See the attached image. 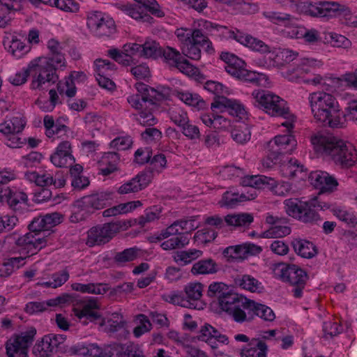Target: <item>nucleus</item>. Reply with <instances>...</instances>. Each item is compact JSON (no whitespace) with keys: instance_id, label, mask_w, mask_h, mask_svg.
<instances>
[{"instance_id":"nucleus-4","label":"nucleus","mask_w":357,"mask_h":357,"mask_svg":"<svg viewBox=\"0 0 357 357\" xmlns=\"http://www.w3.org/2000/svg\"><path fill=\"white\" fill-rule=\"evenodd\" d=\"M31 80L30 88L35 91H46L59 79V70L65 68L58 67L49 58L37 57L29 63Z\"/></svg>"},{"instance_id":"nucleus-61","label":"nucleus","mask_w":357,"mask_h":357,"mask_svg":"<svg viewBox=\"0 0 357 357\" xmlns=\"http://www.w3.org/2000/svg\"><path fill=\"white\" fill-rule=\"evenodd\" d=\"M188 243L189 239L188 237L183 234H179L170 238H167L161 243L160 247L164 250H172L182 248L188 245Z\"/></svg>"},{"instance_id":"nucleus-21","label":"nucleus","mask_w":357,"mask_h":357,"mask_svg":"<svg viewBox=\"0 0 357 357\" xmlns=\"http://www.w3.org/2000/svg\"><path fill=\"white\" fill-rule=\"evenodd\" d=\"M310 183L322 192H332L337 189V179L326 172L315 171L308 176Z\"/></svg>"},{"instance_id":"nucleus-41","label":"nucleus","mask_w":357,"mask_h":357,"mask_svg":"<svg viewBox=\"0 0 357 357\" xmlns=\"http://www.w3.org/2000/svg\"><path fill=\"white\" fill-rule=\"evenodd\" d=\"M26 122L22 116L17 114L0 123V132L4 135L12 133H20L24 128Z\"/></svg>"},{"instance_id":"nucleus-44","label":"nucleus","mask_w":357,"mask_h":357,"mask_svg":"<svg viewBox=\"0 0 357 357\" xmlns=\"http://www.w3.org/2000/svg\"><path fill=\"white\" fill-rule=\"evenodd\" d=\"M47 48L50 50V55L47 56H41L42 58H49L52 63H55L58 67L65 68L67 62L64 54L62 53L61 44L54 39H51L47 43Z\"/></svg>"},{"instance_id":"nucleus-59","label":"nucleus","mask_w":357,"mask_h":357,"mask_svg":"<svg viewBox=\"0 0 357 357\" xmlns=\"http://www.w3.org/2000/svg\"><path fill=\"white\" fill-rule=\"evenodd\" d=\"M243 298H238L236 294L230 293L229 291L226 294L218 300L220 308L229 312L231 310L234 309L235 306H239L242 303Z\"/></svg>"},{"instance_id":"nucleus-33","label":"nucleus","mask_w":357,"mask_h":357,"mask_svg":"<svg viewBox=\"0 0 357 357\" xmlns=\"http://www.w3.org/2000/svg\"><path fill=\"white\" fill-rule=\"evenodd\" d=\"M218 111L213 112L211 114H202L200 119L206 126L213 128L218 131H225L231 126V121L222 114H215Z\"/></svg>"},{"instance_id":"nucleus-56","label":"nucleus","mask_w":357,"mask_h":357,"mask_svg":"<svg viewBox=\"0 0 357 357\" xmlns=\"http://www.w3.org/2000/svg\"><path fill=\"white\" fill-rule=\"evenodd\" d=\"M126 324V321L121 314L114 312L104 321L102 325L108 332L114 333L123 328Z\"/></svg>"},{"instance_id":"nucleus-30","label":"nucleus","mask_w":357,"mask_h":357,"mask_svg":"<svg viewBox=\"0 0 357 357\" xmlns=\"http://www.w3.org/2000/svg\"><path fill=\"white\" fill-rule=\"evenodd\" d=\"M197 339L210 344L212 348H217L215 340L222 344L229 343L228 337L208 324H204L199 331Z\"/></svg>"},{"instance_id":"nucleus-18","label":"nucleus","mask_w":357,"mask_h":357,"mask_svg":"<svg viewBox=\"0 0 357 357\" xmlns=\"http://www.w3.org/2000/svg\"><path fill=\"white\" fill-rule=\"evenodd\" d=\"M266 222L273 226L261 233V236L262 238H281L289 235L291 232V229L286 226L287 219L284 217L267 213Z\"/></svg>"},{"instance_id":"nucleus-17","label":"nucleus","mask_w":357,"mask_h":357,"mask_svg":"<svg viewBox=\"0 0 357 357\" xmlns=\"http://www.w3.org/2000/svg\"><path fill=\"white\" fill-rule=\"evenodd\" d=\"M161 55L167 64L176 67L183 74L188 76H193L197 74V69L184 59L176 49L167 47L162 50Z\"/></svg>"},{"instance_id":"nucleus-23","label":"nucleus","mask_w":357,"mask_h":357,"mask_svg":"<svg viewBox=\"0 0 357 357\" xmlns=\"http://www.w3.org/2000/svg\"><path fill=\"white\" fill-rule=\"evenodd\" d=\"M176 35L179 41H190L206 49L209 51L211 49V43L208 37L201 29H189L180 28L176 29Z\"/></svg>"},{"instance_id":"nucleus-14","label":"nucleus","mask_w":357,"mask_h":357,"mask_svg":"<svg viewBox=\"0 0 357 357\" xmlns=\"http://www.w3.org/2000/svg\"><path fill=\"white\" fill-rule=\"evenodd\" d=\"M66 336L59 334H47L38 340L33 348L36 357H53L58 347L64 342Z\"/></svg>"},{"instance_id":"nucleus-49","label":"nucleus","mask_w":357,"mask_h":357,"mask_svg":"<svg viewBox=\"0 0 357 357\" xmlns=\"http://www.w3.org/2000/svg\"><path fill=\"white\" fill-rule=\"evenodd\" d=\"M203 252L200 250L190 249L188 250L178 251L173 255L174 261L181 265L185 266L190 264L192 261L201 257Z\"/></svg>"},{"instance_id":"nucleus-6","label":"nucleus","mask_w":357,"mask_h":357,"mask_svg":"<svg viewBox=\"0 0 357 357\" xmlns=\"http://www.w3.org/2000/svg\"><path fill=\"white\" fill-rule=\"evenodd\" d=\"M295 8L298 13L314 17H335V12L347 10L337 1H299Z\"/></svg>"},{"instance_id":"nucleus-25","label":"nucleus","mask_w":357,"mask_h":357,"mask_svg":"<svg viewBox=\"0 0 357 357\" xmlns=\"http://www.w3.org/2000/svg\"><path fill=\"white\" fill-rule=\"evenodd\" d=\"M280 172L282 176L297 181H305L309 176L307 169L295 158L284 161L280 166Z\"/></svg>"},{"instance_id":"nucleus-2","label":"nucleus","mask_w":357,"mask_h":357,"mask_svg":"<svg viewBox=\"0 0 357 357\" xmlns=\"http://www.w3.org/2000/svg\"><path fill=\"white\" fill-rule=\"evenodd\" d=\"M323 66L320 60L312 58H302L294 67L289 68L282 73L283 77L291 82L304 83L314 86H323L326 90L339 87L342 79L331 75H321L315 71Z\"/></svg>"},{"instance_id":"nucleus-15","label":"nucleus","mask_w":357,"mask_h":357,"mask_svg":"<svg viewBox=\"0 0 357 357\" xmlns=\"http://www.w3.org/2000/svg\"><path fill=\"white\" fill-rule=\"evenodd\" d=\"M113 193L110 191L100 192L83 197L77 201L78 208L85 213H92L106 207L112 199Z\"/></svg>"},{"instance_id":"nucleus-39","label":"nucleus","mask_w":357,"mask_h":357,"mask_svg":"<svg viewBox=\"0 0 357 357\" xmlns=\"http://www.w3.org/2000/svg\"><path fill=\"white\" fill-rule=\"evenodd\" d=\"M29 1L36 6L43 3L69 13H76L79 9V4L75 0H29Z\"/></svg>"},{"instance_id":"nucleus-34","label":"nucleus","mask_w":357,"mask_h":357,"mask_svg":"<svg viewBox=\"0 0 357 357\" xmlns=\"http://www.w3.org/2000/svg\"><path fill=\"white\" fill-rule=\"evenodd\" d=\"M220 58L225 62V70L233 77L241 79L244 70V61L232 54L223 52Z\"/></svg>"},{"instance_id":"nucleus-29","label":"nucleus","mask_w":357,"mask_h":357,"mask_svg":"<svg viewBox=\"0 0 357 357\" xmlns=\"http://www.w3.org/2000/svg\"><path fill=\"white\" fill-rule=\"evenodd\" d=\"M63 215L60 213H47L35 218L29 225V229L33 231L43 232L60 224L63 221Z\"/></svg>"},{"instance_id":"nucleus-24","label":"nucleus","mask_w":357,"mask_h":357,"mask_svg":"<svg viewBox=\"0 0 357 357\" xmlns=\"http://www.w3.org/2000/svg\"><path fill=\"white\" fill-rule=\"evenodd\" d=\"M251 188L246 192L239 193L234 189H230L226 191L222 197L220 204L227 208H234L242 202L254 199L257 197V188Z\"/></svg>"},{"instance_id":"nucleus-22","label":"nucleus","mask_w":357,"mask_h":357,"mask_svg":"<svg viewBox=\"0 0 357 357\" xmlns=\"http://www.w3.org/2000/svg\"><path fill=\"white\" fill-rule=\"evenodd\" d=\"M124 50L131 54H136L145 58L156 59L162 54V50L155 40H146L143 45L126 44L124 45Z\"/></svg>"},{"instance_id":"nucleus-26","label":"nucleus","mask_w":357,"mask_h":357,"mask_svg":"<svg viewBox=\"0 0 357 357\" xmlns=\"http://www.w3.org/2000/svg\"><path fill=\"white\" fill-rule=\"evenodd\" d=\"M52 163L57 167H67L75 162L72 155L71 144L68 141H63L59 144L55 152L51 155Z\"/></svg>"},{"instance_id":"nucleus-43","label":"nucleus","mask_w":357,"mask_h":357,"mask_svg":"<svg viewBox=\"0 0 357 357\" xmlns=\"http://www.w3.org/2000/svg\"><path fill=\"white\" fill-rule=\"evenodd\" d=\"M291 245L295 252L303 258L310 259L317 254L315 245L309 241L296 238L292 241Z\"/></svg>"},{"instance_id":"nucleus-50","label":"nucleus","mask_w":357,"mask_h":357,"mask_svg":"<svg viewBox=\"0 0 357 357\" xmlns=\"http://www.w3.org/2000/svg\"><path fill=\"white\" fill-rule=\"evenodd\" d=\"M71 288L76 291L93 294H104L108 291L107 285L102 283L82 284L75 282L71 284Z\"/></svg>"},{"instance_id":"nucleus-62","label":"nucleus","mask_w":357,"mask_h":357,"mask_svg":"<svg viewBox=\"0 0 357 357\" xmlns=\"http://www.w3.org/2000/svg\"><path fill=\"white\" fill-rule=\"evenodd\" d=\"M333 215L340 221L344 222L349 226L357 225V216L351 211H348L345 207L337 206L333 209Z\"/></svg>"},{"instance_id":"nucleus-9","label":"nucleus","mask_w":357,"mask_h":357,"mask_svg":"<svg viewBox=\"0 0 357 357\" xmlns=\"http://www.w3.org/2000/svg\"><path fill=\"white\" fill-rule=\"evenodd\" d=\"M243 186L260 188L267 185L270 190L276 195L285 196L292 190L291 184L287 181H276L274 178L266 176H252L243 178Z\"/></svg>"},{"instance_id":"nucleus-35","label":"nucleus","mask_w":357,"mask_h":357,"mask_svg":"<svg viewBox=\"0 0 357 357\" xmlns=\"http://www.w3.org/2000/svg\"><path fill=\"white\" fill-rule=\"evenodd\" d=\"M70 278L69 273L67 270L52 273L48 280L45 278H38V281L36 283V287H43L45 289H56L64 284Z\"/></svg>"},{"instance_id":"nucleus-57","label":"nucleus","mask_w":357,"mask_h":357,"mask_svg":"<svg viewBox=\"0 0 357 357\" xmlns=\"http://www.w3.org/2000/svg\"><path fill=\"white\" fill-rule=\"evenodd\" d=\"M24 178L31 183H34L38 186L45 187L52 185L53 177L51 174L44 173L39 174L35 171L27 172L24 174Z\"/></svg>"},{"instance_id":"nucleus-1","label":"nucleus","mask_w":357,"mask_h":357,"mask_svg":"<svg viewBox=\"0 0 357 357\" xmlns=\"http://www.w3.org/2000/svg\"><path fill=\"white\" fill-rule=\"evenodd\" d=\"M315 152L328 158L343 168L354 166L357 162V151L350 143L330 133L317 132L311 136Z\"/></svg>"},{"instance_id":"nucleus-8","label":"nucleus","mask_w":357,"mask_h":357,"mask_svg":"<svg viewBox=\"0 0 357 357\" xmlns=\"http://www.w3.org/2000/svg\"><path fill=\"white\" fill-rule=\"evenodd\" d=\"M36 330L31 328L20 334L13 335L6 342L8 357H28V349L32 344Z\"/></svg>"},{"instance_id":"nucleus-45","label":"nucleus","mask_w":357,"mask_h":357,"mask_svg":"<svg viewBox=\"0 0 357 357\" xmlns=\"http://www.w3.org/2000/svg\"><path fill=\"white\" fill-rule=\"evenodd\" d=\"M254 218L251 213H238L228 214L225 217V222L229 227L235 229L248 227L253 222Z\"/></svg>"},{"instance_id":"nucleus-37","label":"nucleus","mask_w":357,"mask_h":357,"mask_svg":"<svg viewBox=\"0 0 357 357\" xmlns=\"http://www.w3.org/2000/svg\"><path fill=\"white\" fill-rule=\"evenodd\" d=\"M118 9L133 18L134 20L142 22L151 23L153 18L138 5L118 3L116 4Z\"/></svg>"},{"instance_id":"nucleus-60","label":"nucleus","mask_w":357,"mask_h":357,"mask_svg":"<svg viewBox=\"0 0 357 357\" xmlns=\"http://www.w3.org/2000/svg\"><path fill=\"white\" fill-rule=\"evenodd\" d=\"M306 202H303L298 199L290 198L284 202V210L287 215L298 219Z\"/></svg>"},{"instance_id":"nucleus-63","label":"nucleus","mask_w":357,"mask_h":357,"mask_svg":"<svg viewBox=\"0 0 357 357\" xmlns=\"http://www.w3.org/2000/svg\"><path fill=\"white\" fill-rule=\"evenodd\" d=\"M250 303H252V300L247 298L242 299V303L239 304V306H235V307L231 310L228 313L231 315L235 321L242 323L248 320L245 310L250 311V308L248 307Z\"/></svg>"},{"instance_id":"nucleus-20","label":"nucleus","mask_w":357,"mask_h":357,"mask_svg":"<svg viewBox=\"0 0 357 357\" xmlns=\"http://www.w3.org/2000/svg\"><path fill=\"white\" fill-rule=\"evenodd\" d=\"M99 305L96 298H88L80 300L73 307V312L79 319L85 318L90 321L99 318Z\"/></svg>"},{"instance_id":"nucleus-19","label":"nucleus","mask_w":357,"mask_h":357,"mask_svg":"<svg viewBox=\"0 0 357 357\" xmlns=\"http://www.w3.org/2000/svg\"><path fill=\"white\" fill-rule=\"evenodd\" d=\"M262 251L260 246L250 243L232 245L226 248L223 255L228 260H243L249 255L259 254Z\"/></svg>"},{"instance_id":"nucleus-27","label":"nucleus","mask_w":357,"mask_h":357,"mask_svg":"<svg viewBox=\"0 0 357 357\" xmlns=\"http://www.w3.org/2000/svg\"><path fill=\"white\" fill-rule=\"evenodd\" d=\"M233 31L234 33L231 34L230 39L235 40L253 51L261 53L270 52V47L262 40L250 34L245 33L237 29H234Z\"/></svg>"},{"instance_id":"nucleus-51","label":"nucleus","mask_w":357,"mask_h":357,"mask_svg":"<svg viewBox=\"0 0 357 357\" xmlns=\"http://www.w3.org/2000/svg\"><path fill=\"white\" fill-rule=\"evenodd\" d=\"M176 97L185 105L198 109L204 107V101L197 93L188 91H178L176 92Z\"/></svg>"},{"instance_id":"nucleus-52","label":"nucleus","mask_w":357,"mask_h":357,"mask_svg":"<svg viewBox=\"0 0 357 357\" xmlns=\"http://www.w3.org/2000/svg\"><path fill=\"white\" fill-rule=\"evenodd\" d=\"M163 301L169 303L180 305L183 307L195 308L196 305L190 301L186 299L181 292L178 291H172L165 293L162 295Z\"/></svg>"},{"instance_id":"nucleus-13","label":"nucleus","mask_w":357,"mask_h":357,"mask_svg":"<svg viewBox=\"0 0 357 357\" xmlns=\"http://www.w3.org/2000/svg\"><path fill=\"white\" fill-rule=\"evenodd\" d=\"M273 271L275 277L292 285L303 286L307 278L306 272L296 265L277 264L274 265Z\"/></svg>"},{"instance_id":"nucleus-12","label":"nucleus","mask_w":357,"mask_h":357,"mask_svg":"<svg viewBox=\"0 0 357 357\" xmlns=\"http://www.w3.org/2000/svg\"><path fill=\"white\" fill-rule=\"evenodd\" d=\"M121 226L116 222L99 225L91 228L87 232L86 245L89 247L109 242L119 231Z\"/></svg>"},{"instance_id":"nucleus-54","label":"nucleus","mask_w":357,"mask_h":357,"mask_svg":"<svg viewBox=\"0 0 357 357\" xmlns=\"http://www.w3.org/2000/svg\"><path fill=\"white\" fill-rule=\"evenodd\" d=\"M162 213V208L159 206H153L144 211L142 215L135 220L136 223L142 227L148 223L158 220Z\"/></svg>"},{"instance_id":"nucleus-38","label":"nucleus","mask_w":357,"mask_h":357,"mask_svg":"<svg viewBox=\"0 0 357 357\" xmlns=\"http://www.w3.org/2000/svg\"><path fill=\"white\" fill-rule=\"evenodd\" d=\"M3 45L7 51L16 58L22 57L26 52L27 47L17 36L6 33L3 38Z\"/></svg>"},{"instance_id":"nucleus-11","label":"nucleus","mask_w":357,"mask_h":357,"mask_svg":"<svg viewBox=\"0 0 357 357\" xmlns=\"http://www.w3.org/2000/svg\"><path fill=\"white\" fill-rule=\"evenodd\" d=\"M73 351L76 354L88 357H121L120 348L117 344H79L73 347Z\"/></svg>"},{"instance_id":"nucleus-48","label":"nucleus","mask_w":357,"mask_h":357,"mask_svg":"<svg viewBox=\"0 0 357 357\" xmlns=\"http://www.w3.org/2000/svg\"><path fill=\"white\" fill-rule=\"evenodd\" d=\"M243 76H241V80L249 82L255 84L257 86L269 88L271 86V82L268 77L263 73H259L254 71H248L246 69L243 70Z\"/></svg>"},{"instance_id":"nucleus-64","label":"nucleus","mask_w":357,"mask_h":357,"mask_svg":"<svg viewBox=\"0 0 357 357\" xmlns=\"http://www.w3.org/2000/svg\"><path fill=\"white\" fill-rule=\"evenodd\" d=\"M168 115L171 121L179 128L188 123L189 119L187 112L178 106L171 107L168 110Z\"/></svg>"},{"instance_id":"nucleus-40","label":"nucleus","mask_w":357,"mask_h":357,"mask_svg":"<svg viewBox=\"0 0 357 357\" xmlns=\"http://www.w3.org/2000/svg\"><path fill=\"white\" fill-rule=\"evenodd\" d=\"M198 27L204 33H210L211 34L221 36L225 39H230L231 34L234 33V29H230L227 26H221L205 20H199Z\"/></svg>"},{"instance_id":"nucleus-58","label":"nucleus","mask_w":357,"mask_h":357,"mask_svg":"<svg viewBox=\"0 0 357 357\" xmlns=\"http://www.w3.org/2000/svg\"><path fill=\"white\" fill-rule=\"evenodd\" d=\"M232 139L238 144H245L250 139L251 132L249 126L245 123L235 126L231 131Z\"/></svg>"},{"instance_id":"nucleus-28","label":"nucleus","mask_w":357,"mask_h":357,"mask_svg":"<svg viewBox=\"0 0 357 357\" xmlns=\"http://www.w3.org/2000/svg\"><path fill=\"white\" fill-rule=\"evenodd\" d=\"M297 145L294 136L291 135H277L271 140L267 148L271 149L274 153L278 155L290 154L296 149Z\"/></svg>"},{"instance_id":"nucleus-46","label":"nucleus","mask_w":357,"mask_h":357,"mask_svg":"<svg viewBox=\"0 0 357 357\" xmlns=\"http://www.w3.org/2000/svg\"><path fill=\"white\" fill-rule=\"evenodd\" d=\"M236 284L243 289L252 293H261L264 290L262 283L255 277L245 274L236 280Z\"/></svg>"},{"instance_id":"nucleus-53","label":"nucleus","mask_w":357,"mask_h":357,"mask_svg":"<svg viewBox=\"0 0 357 357\" xmlns=\"http://www.w3.org/2000/svg\"><path fill=\"white\" fill-rule=\"evenodd\" d=\"M264 17L271 22L278 26H282L284 28L291 24L295 17L293 15L280 11H269L264 14Z\"/></svg>"},{"instance_id":"nucleus-55","label":"nucleus","mask_w":357,"mask_h":357,"mask_svg":"<svg viewBox=\"0 0 357 357\" xmlns=\"http://www.w3.org/2000/svg\"><path fill=\"white\" fill-rule=\"evenodd\" d=\"M248 307L250 308V311L253 312L255 314L266 321H273L275 319V313L272 309L265 305L252 301Z\"/></svg>"},{"instance_id":"nucleus-16","label":"nucleus","mask_w":357,"mask_h":357,"mask_svg":"<svg viewBox=\"0 0 357 357\" xmlns=\"http://www.w3.org/2000/svg\"><path fill=\"white\" fill-rule=\"evenodd\" d=\"M212 111H220L223 112L227 110L228 112L238 118L239 120H246L248 119V113L245 106L239 101L235 99H229L225 96H220L215 98L211 105Z\"/></svg>"},{"instance_id":"nucleus-47","label":"nucleus","mask_w":357,"mask_h":357,"mask_svg":"<svg viewBox=\"0 0 357 357\" xmlns=\"http://www.w3.org/2000/svg\"><path fill=\"white\" fill-rule=\"evenodd\" d=\"M119 160L118 155L114 152L105 153L98 161L99 170L104 176H107L116 169Z\"/></svg>"},{"instance_id":"nucleus-5","label":"nucleus","mask_w":357,"mask_h":357,"mask_svg":"<svg viewBox=\"0 0 357 357\" xmlns=\"http://www.w3.org/2000/svg\"><path fill=\"white\" fill-rule=\"evenodd\" d=\"M252 104L271 116L287 118L289 109L287 102L270 91L255 89L251 93Z\"/></svg>"},{"instance_id":"nucleus-36","label":"nucleus","mask_w":357,"mask_h":357,"mask_svg":"<svg viewBox=\"0 0 357 357\" xmlns=\"http://www.w3.org/2000/svg\"><path fill=\"white\" fill-rule=\"evenodd\" d=\"M268 347L260 338H252L241 351V357H267Z\"/></svg>"},{"instance_id":"nucleus-10","label":"nucleus","mask_w":357,"mask_h":357,"mask_svg":"<svg viewBox=\"0 0 357 357\" xmlns=\"http://www.w3.org/2000/svg\"><path fill=\"white\" fill-rule=\"evenodd\" d=\"M47 243V238L43 232L33 231L19 237L15 241L20 254L27 258L36 254Z\"/></svg>"},{"instance_id":"nucleus-32","label":"nucleus","mask_w":357,"mask_h":357,"mask_svg":"<svg viewBox=\"0 0 357 357\" xmlns=\"http://www.w3.org/2000/svg\"><path fill=\"white\" fill-rule=\"evenodd\" d=\"M150 176L144 172L138 174L136 176L122 184L118 189L121 195L137 192L145 188L150 183Z\"/></svg>"},{"instance_id":"nucleus-7","label":"nucleus","mask_w":357,"mask_h":357,"mask_svg":"<svg viewBox=\"0 0 357 357\" xmlns=\"http://www.w3.org/2000/svg\"><path fill=\"white\" fill-rule=\"evenodd\" d=\"M86 26L90 32L98 38L109 37L116 31L114 20L98 10H91L87 13Z\"/></svg>"},{"instance_id":"nucleus-31","label":"nucleus","mask_w":357,"mask_h":357,"mask_svg":"<svg viewBox=\"0 0 357 357\" xmlns=\"http://www.w3.org/2000/svg\"><path fill=\"white\" fill-rule=\"evenodd\" d=\"M305 204L298 218L299 220L305 223H317L321 220L320 216L315 208L325 209L328 208L326 203H321L317 199L307 201Z\"/></svg>"},{"instance_id":"nucleus-3","label":"nucleus","mask_w":357,"mask_h":357,"mask_svg":"<svg viewBox=\"0 0 357 357\" xmlns=\"http://www.w3.org/2000/svg\"><path fill=\"white\" fill-rule=\"evenodd\" d=\"M307 101L315 120L331 128L344 125V116L336 98L331 93L317 91L309 93Z\"/></svg>"},{"instance_id":"nucleus-42","label":"nucleus","mask_w":357,"mask_h":357,"mask_svg":"<svg viewBox=\"0 0 357 357\" xmlns=\"http://www.w3.org/2000/svg\"><path fill=\"white\" fill-rule=\"evenodd\" d=\"M218 271L217 263L212 259L208 258L195 262L190 270V273L195 276L201 275H212Z\"/></svg>"}]
</instances>
